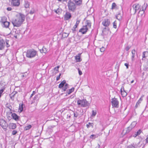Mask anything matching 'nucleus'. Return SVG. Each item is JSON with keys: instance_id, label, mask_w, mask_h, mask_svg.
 Returning a JSON list of instances; mask_svg holds the SVG:
<instances>
[{"instance_id": "1", "label": "nucleus", "mask_w": 148, "mask_h": 148, "mask_svg": "<svg viewBox=\"0 0 148 148\" xmlns=\"http://www.w3.org/2000/svg\"><path fill=\"white\" fill-rule=\"evenodd\" d=\"M25 19V15L20 13L16 15V18L12 20V23L14 27H19L23 24Z\"/></svg>"}, {"instance_id": "2", "label": "nucleus", "mask_w": 148, "mask_h": 148, "mask_svg": "<svg viewBox=\"0 0 148 148\" xmlns=\"http://www.w3.org/2000/svg\"><path fill=\"white\" fill-rule=\"evenodd\" d=\"M10 41L7 39L5 40L3 39H0V50H2L5 49V47L7 48L10 47Z\"/></svg>"}, {"instance_id": "3", "label": "nucleus", "mask_w": 148, "mask_h": 148, "mask_svg": "<svg viewBox=\"0 0 148 148\" xmlns=\"http://www.w3.org/2000/svg\"><path fill=\"white\" fill-rule=\"evenodd\" d=\"M86 25L82 26L79 31V32L82 33V34H85L89 29L91 27V23L89 20H86Z\"/></svg>"}, {"instance_id": "4", "label": "nucleus", "mask_w": 148, "mask_h": 148, "mask_svg": "<svg viewBox=\"0 0 148 148\" xmlns=\"http://www.w3.org/2000/svg\"><path fill=\"white\" fill-rule=\"evenodd\" d=\"M37 54V52L34 49L27 50V52L26 57L28 58H32L34 57Z\"/></svg>"}, {"instance_id": "5", "label": "nucleus", "mask_w": 148, "mask_h": 148, "mask_svg": "<svg viewBox=\"0 0 148 148\" xmlns=\"http://www.w3.org/2000/svg\"><path fill=\"white\" fill-rule=\"evenodd\" d=\"M77 103L78 105H81V106L83 107H86L89 105V103L86 99H79L77 101Z\"/></svg>"}, {"instance_id": "6", "label": "nucleus", "mask_w": 148, "mask_h": 148, "mask_svg": "<svg viewBox=\"0 0 148 148\" xmlns=\"http://www.w3.org/2000/svg\"><path fill=\"white\" fill-rule=\"evenodd\" d=\"M111 102L113 107L118 108L119 106V102L117 98H114L111 99Z\"/></svg>"}, {"instance_id": "7", "label": "nucleus", "mask_w": 148, "mask_h": 148, "mask_svg": "<svg viewBox=\"0 0 148 148\" xmlns=\"http://www.w3.org/2000/svg\"><path fill=\"white\" fill-rule=\"evenodd\" d=\"M0 125L3 129H6L8 126V125L6 121L2 119H0Z\"/></svg>"}, {"instance_id": "8", "label": "nucleus", "mask_w": 148, "mask_h": 148, "mask_svg": "<svg viewBox=\"0 0 148 148\" xmlns=\"http://www.w3.org/2000/svg\"><path fill=\"white\" fill-rule=\"evenodd\" d=\"M69 9H75V3L71 0L69 1L68 3Z\"/></svg>"}, {"instance_id": "9", "label": "nucleus", "mask_w": 148, "mask_h": 148, "mask_svg": "<svg viewBox=\"0 0 148 148\" xmlns=\"http://www.w3.org/2000/svg\"><path fill=\"white\" fill-rule=\"evenodd\" d=\"M11 3L13 6L18 7L20 4V0H11Z\"/></svg>"}, {"instance_id": "10", "label": "nucleus", "mask_w": 148, "mask_h": 148, "mask_svg": "<svg viewBox=\"0 0 148 148\" xmlns=\"http://www.w3.org/2000/svg\"><path fill=\"white\" fill-rule=\"evenodd\" d=\"M71 17V14L68 12H66L64 16V19L65 21L68 20L70 19Z\"/></svg>"}, {"instance_id": "11", "label": "nucleus", "mask_w": 148, "mask_h": 148, "mask_svg": "<svg viewBox=\"0 0 148 148\" xmlns=\"http://www.w3.org/2000/svg\"><path fill=\"white\" fill-rule=\"evenodd\" d=\"M102 24L104 26L108 27L110 24V21L108 19H104L103 21Z\"/></svg>"}, {"instance_id": "12", "label": "nucleus", "mask_w": 148, "mask_h": 148, "mask_svg": "<svg viewBox=\"0 0 148 148\" xmlns=\"http://www.w3.org/2000/svg\"><path fill=\"white\" fill-rule=\"evenodd\" d=\"M134 9H141V5L139 3H136L132 6Z\"/></svg>"}, {"instance_id": "13", "label": "nucleus", "mask_w": 148, "mask_h": 148, "mask_svg": "<svg viewBox=\"0 0 148 148\" xmlns=\"http://www.w3.org/2000/svg\"><path fill=\"white\" fill-rule=\"evenodd\" d=\"M16 127V124L13 123H10L9 125V128L10 129H14Z\"/></svg>"}, {"instance_id": "14", "label": "nucleus", "mask_w": 148, "mask_h": 148, "mask_svg": "<svg viewBox=\"0 0 148 148\" xmlns=\"http://www.w3.org/2000/svg\"><path fill=\"white\" fill-rule=\"evenodd\" d=\"M11 33L12 35H14V34L15 35H19L20 33V31L19 30H17L15 29H13V30L11 32Z\"/></svg>"}, {"instance_id": "15", "label": "nucleus", "mask_w": 148, "mask_h": 148, "mask_svg": "<svg viewBox=\"0 0 148 148\" xmlns=\"http://www.w3.org/2000/svg\"><path fill=\"white\" fill-rule=\"evenodd\" d=\"M12 116L13 119L16 121L18 120L19 119V117L16 113H13L12 114Z\"/></svg>"}, {"instance_id": "16", "label": "nucleus", "mask_w": 148, "mask_h": 148, "mask_svg": "<svg viewBox=\"0 0 148 148\" xmlns=\"http://www.w3.org/2000/svg\"><path fill=\"white\" fill-rule=\"evenodd\" d=\"M24 5L25 8H29L30 3L27 0H25Z\"/></svg>"}, {"instance_id": "17", "label": "nucleus", "mask_w": 148, "mask_h": 148, "mask_svg": "<svg viewBox=\"0 0 148 148\" xmlns=\"http://www.w3.org/2000/svg\"><path fill=\"white\" fill-rule=\"evenodd\" d=\"M10 24V22H9L8 21H6V22H4V23H3L1 25L3 27L7 28L8 27Z\"/></svg>"}, {"instance_id": "18", "label": "nucleus", "mask_w": 148, "mask_h": 148, "mask_svg": "<svg viewBox=\"0 0 148 148\" xmlns=\"http://www.w3.org/2000/svg\"><path fill=\"white\" fill-rule=\"evenodd\" d=\"M66 81L65 80H63L62 82L59 85V88H62L64 85L66 84Z\"/></svg>"}, {"instance_id": "19", "label": "nucleus", "mask_w": 148, "mask_h": 148, "mask_svg": "<svg viewBox=\"0 0 148 148\" xmlns=\"http://www.w3.org/2000/svg\"><path fill=\"white\" fill-rule=\"evenodd\" d=\"M148 54V52L147 51H144L143 52L142 54V59L143 60H145V59L146 58Z\"/></svg>"}, {"instance_id": "20", "label": "nucleus", "mask_w": 148, "mask_h": 148, "mask_svg": "<svg viewBox=\"0 0 148 148\" xmlns=\"http://www.w3.org/2000/svg\"><path fill=\"white\" fill-rule=\"evenodd\" d=\"M143 96H141V97L139 99L138 101L137 102L135 106V108H137L138 105L140 103L141 101H142L143 100Z\"/></svg>"}, {"instance_id": "21", "label": "nucleus", "mask_w": 148, "mask_h": 148, "mask_svg": "<svg viewBox=\"0 0 148 148\" xmlns=\"http://www.w3.org/2000/svg\"><path fill=\"white\" fill-rule=\"evenodd\" d=\"M74 90V88L73 87H72L71 89H69L66 91V96L68 95H70L71 93L73 92Z\"/></svg>"}, {"instance_id": "22", "label": "nucleus", "mask_w": 148, "mask_h": 148, "mask_svg": "<svg viewBox=\"0 0 148 148\" xmlns=\"http://www.w3.org/2000/svg\"><path fill=\"white\" fill-rule=\"evenodd\" d=\"M144 13V10H139L138 11V15L142 16H145Z\"/></svg>"}, {"instance_id": "23", "label": "nucleus", "mask_w": 148, "mask_h": 148, "mask_svg": "<svg viewBox=\"0 0 148 148\" xmlns=\"http://www.w3.org/2000/svg\"><path fill=\"white\" fill-rule=\"evenodd\" d=\"M7 21V18L6 17L3 16L1 18V19L0 21V22L1 24L3 23H4V22H6Z\"/></svg>"}, {"instance_id": "24", "label": "nucleus", "mask_w": 148, "mask_h": 148, "mask_svg": "<svg viewBox=\"0 0 148 148\" xmlns=\"http://www.w3.org/2000/svg\"><path fill=\"white\" fill-rule=\"evenodd\" d=\"M132 61H134V57L135 56V54L136 53V51L135 49H133L132 51Z\"/></svg>"}, {"instance_id": "25", "label": "nucleus", "mask_w": 148, "mask_h": 148, "mask_svg": "<svg viewBox=\"0 0 148 148\" xmlns=\"http://www.w3.org/2000/svg\"><path fill=\"white\" fill-rule=\"evenodd\" d=\"M127 148H137V146L136 145L133 143L128 146Z\"/></svg>"}, {"instance_id": "26", "label": "nucleus", "mask_w": 148, "mask_h": 148, "mask_svg": "<svg viewBox=\"0 0 148 148\" xmlns=\"http://www.w3.org/2000/svg\"><path fill=\"white\" fill-rule=\"evenodd\" d=\"M77 5H80L82 3V1L81 0H73Z\"/></svg>"}, {"instance_id": "27", "label": "nucleus", "mask_w": 148, "mask_h": 148, "mask_svg": "<svg viewBox=\"0 0 148 148\" xmlns=\"http://www.w3.org/2000/svg\"><path fill=\"white\" fill-rule=\"evenodd\" d=\"M75 59L76 62H79L81 61V60L80 58L79 54L78 55L76 56H75Z\"/></svg>"}, {"instance_id": "28", "label": "nucleus", "mask_w": 148, "mask_h": 148, "mask_svg": "<svg viewBox=\"0 0 148 148\" xmlns=\"http://www.w3.org/2000/svg\"><path fill=\"white\" fill-rule=\"evenodd\" d=\"M111 8L112 9H118L119 8L118 7V6L116 5L115 3H113L112 4Z\"/></svg>"}, {"instance_id": "29", "label": "nucleus", "mask_w": 148, "mask_h": 148, "mask_svg": "<svg viewBox=\"0 0 148 148\" xmlns=\"http://www.w3.org/2000/svg\"><path fill=\"white\" fill-rule=\"evenodd\" d=\"M23 105H24L23 103H20L19 104V110H20V112H22L23 110Z\"/></svg>"}, {"instance_id": "30", "label": "nucleus", "mask_w": 148, "mask_h": 148, "mask_svg": "<svg viewBox=\"0 0 148 148\" xmlns=\"http://www.w3.org/2000/svg\"><path fill=\"white\" fill-rule=\"evenodd\" d=\"M94 124L93 123H88V124L86 125V127L88 128H89L90 126L92 128L93 127Z\"/></svg>"}, {"instance_id": "31", "label": "nucleus", "mask_w": 148, "mask_h": 148, "mask_svg": "<svg viewBox=\"0 0 148 148\" xmlns=\"http://www.w3.org/2000/svg\"><path fill=\"white\" fill-rule=\"evenodd\" d=\"M69 86V84H68L66 83L64 87L62 88V90L65 91H66V90L68 88Z\"/></svg>"}, {"instance_id": "32", "label": "nucleus", "mask_w": 148, "mask_h": 148, "mask_svg": "<svg viewBox=\"0 0 148 148\" xmlns=\"http://www.w3.org/2000/svg\"><path fill=\"white\" fill-rule=\"evenodd\" d=\"M136 122H133L131 124L130 126L132 127V128L133 129L136 126Z\"/></svg>"}, {"instance_id": "33", "label": "nucleus", "mask_w": 148, "mask_h": 148, "mask_svg": "<svg viewBox=\"0 0 148 148\" xmlns=\"http://www.w3.org/2000/svg\"><path fill=\"white\" fill-rule=\"evenodd\" d=\"M116 18L119 20H121L122 18V16L121 14L119 13L116 16Z\"/></svg>"}, {"instance_id": "34", "label": "nucleus", "mask_w": 148, "mask_h": 148, "mask_svg": "<svg viewBox=\"0 0 148 148\" xmlns=\"http://www.w3.org/2000/svg\"><path fill=\"white\" fill-rule=\"evenodd\" d=\"M79 22L80 21H77L75 25L73 27V28L76 29L78 26V25L79 24Z\"/></svg>"}, {"instance_id": "35", "label": "nucleus", "mask_w": 148, "mask_h": 148, "mask_svg": "<svg viewBox=\"0 0 148 148\" xmlns=\"http://www.w3.org/2000/svg\"><path fill=\"white\" fill-rule=\"evenodd\" d=\"M32 126L31 125H29L26 126H25V130H27L29 129L32 127Z\"/></svg>"}, {"instance_id": "36", "label": "nucleus", "mask_w": 148, "mask_h": 148, "mask_svg": "<svg viewBox=\"0 0 148 148\" xmlns=\"http://www.w3.org/2000/svg\"><path fill=\"white\" fill-rule=\"evenodd\" d=\"M53 10H54V12L56 13L59 14L61 12L62 10H53L52 12H53Z\"/></svg>"}, {"instance_id": "37", "label": "nucleus", "mask_w": 148, "mask_h": 148, "mask_svg": "<svg viewBox=\"0 0 148 148\" xmlns=\"http://www.w3.org/2000/svg\"><path fill=\"white\" fill-rule=\"evenodd\" d=\"M141 132L142 131L141 130L139 129L138 130L137 132L135 133L136 136H137L139 135L141 133Z\"/></svg>"}, {"instance_id": "38", "label": "nucleus", "mask_w": 148, "mask_h": 148, "mask_svg": "<svg viewBox=\"0 0 148 148\" xmlns=\"http://www.w3.org/2000/svg\"><path fill=\"white\" fill-rule=\"evenodd\" d=\"M147 4H145V3H144L143 6H141V9L142 8V9H146L147 7Z\"/></svg>"}, {"instance_id": "39", "label": "nucleus", "mask_w": 148, "mask_h": 148, "mask_svg": "<svg viewBox=\"0 0 148 148\" xmlns=\"http://www.w3.org/2000/svg\"><path fill=\"white\" fill-rule=\"evenodd\" d=\"M123 92L122 93H121V95L123 97H125L127 95V93H126V92H125V90H124V87H123Z\"/></svg>"}, {"instance_id": "40", "label": "nucleus", "mask_w": 148, "mask_h": 148, "mask_svg": "<svg viewBox=\"0 0 148 148\" xmlns=\"http://www.w3.org/2000/svg\"><path fill=\"white\" fill-rule=\"evenodd\" d=\"M46 49L45 47H43L42 50H40L41 53H46L47 52L46 51Z\"/></svg>"}, {"instance_id": "41", "label": "nucleus", "mask_w": 148, "mask_h": 148, "mask_svg": "<svg viewBox=\"0 0 148 148\" xmlns=\"http://www.w3.org/2000/svg\"><path fill=\"white\" fill-rule=\"evenodd\" d=\"M132 129V128L130 126H129L127 128V129L126 130V132L128 133L130 132Z\"/></svg>"}, {"instance_id": "42", "label": "nucleus", "mask_w": 148, "mask_h": 148, "mask_svg": "<svg viewBox=\"0 0 148 148\" xmlns=\"http://www.w3.org/2000/svg\"><path fill=\"white\" fill-rule=\"evenodd\" d=\"M38 95H36L34 98L33 102H35V100H38Z\"/></svg>"}, {"instance_id": "43", "label": "nucleus", "mask_w": 148, "mask_h": 148, "mask_svg": "<svg viewBox=\"0 0 148 148\" xmlns=\"http://www.w3.org/2000/svg\"><path fill=\"white\" fill-rule=\"evenodd\" d=\"M28 12L29 13L28 14L32 15L34 14L35 12L34 10H30V11H28Z\"/></svg>"}, {"instance_id": "44", "label": "nucleus", "mask_w": 148, "mask_h": 148, "mask_svg": "<svg viewBox=\"0 0 148 148\" xmlns=\"http://www.w3.org/2000/svg\"><path fill=\"white\" fill-rule=\"evenodd\" d=\"M96 111H94V110H93L92 111L91 116H94L96 115Z\"/></svg>"}, {"instance_id": "45", "label": "nucleus", "mask_w": 148, "mask_h": 148, "mask_svg": "<svg viewBox=\"0 0 148 148\" xmlns=\"http://www.w3.org/2000/svg\"><path fill=\"white\" fill-rule=\"evenodd\" d=\"M59 67H60V66H57L55 67L54 68V69L55 70H56V73H57L58 72V69Z\"/></svg>"}, {"instance_id": "46", "label": "nucleus", "mask_w": 148, "mask_h": 148, "mask_svg": "<svg viewBox=\"0 0 148 148\" xmlns=\"http://www.w3.org/2000/svg\"><path fill=\"white\" fill-rule=\"evenodd\" d=\"M15 95H13L12 94H11L10 95V97L11 98V99L12 100H14V97H15Z\"/></svg>"}, {"instance_id": "47", "label": "nucleus", "mask_w": 148, "mask_h": 148, "mask_svg": "<svg viewBox=\"0 0 148 148\" xmlns=\"http://www.w3.org/2000/svg\"><path fill=\"white\" fill-rule=\"evenodd\" d=\"M90 10H88V11L87 12V14L89 15L91 14L92 13H93L94 12V10H92V11L91 12H90Z\"/></svg>"}, {"instance_id": "48", "label": "nucleus", "mask_w": 148, "mask_h": 148, "mask_svg": "<svg viewBox=\"0 0 148 148\" xmlns=\"http://www.w3.org/2000/svg\"><path fill=\"white\" fill-rule=\"evenodd\" d=\"M113 26L114 28H116V21L113 23Z\"/></svg>"}, {"instance_id": "49", "label": "nucleus", "mask_w": 148, "mask_h": 148, "mask_svg": "<svg viewBox=\"0 0 148 148\" xmlns=\"http://www.w3.org/2000/svg\"><path fill=\"white\" fill-rule=\"evenodd\" d=\"M17 133V131L16 130H13L12 132V134L14 135L16 134Z\"/></svg>"}, {"instance_id": "50", "label": "nucleus", "mask_w": 148, "mask_h": 148, "mask_svg": "<svg viewBox=\"0 0 148 148\" xmlns=\"http://www.w3.org/2000/svg\"><path fill=\"white\" fill-rule=\"evenodd\" d=\"M145 66L146 69H148V61H147L145 62Z\"/></svg>"}, {"instance_id": "51", "label": "nucleus", "mask_w": 148, "mask_h": 148, "mask_svg": "<svg viewBox=\"0 0 148 148\" xmlns=\"http://www.w3.org/2000/svg\"><path fill=\"white\" fill-rule=\"evenodd\" d=\"M78 116V114L77 112H74V117L77 118Z\"/></svg>"}, {"instance_id": "52", "label": "nucleus", "mask_w": 148, "mask_h": 148, "mask_svg": "<svg viewBox=\"0 0 148 148\" xmlns=\"http://www.w3.org/2000/svg\"><path fill=\"white\" fill-rule=\"evenodd\" d=\"M5 90L4 88H3L0 90V98L1 97L2 93Z\"/></svg>"}, {"instance_id": "53", "label": "nucleus", "mask_w": 148, "mask_h": 148, "mask_svg": "<svg viewBox=\"0 0 148 148\" xmlns=\"http://www.w3.org/2000/svg\"><path fill=\"white\" fill-rule=\"evenodd\" d=\"M69 34H67L66 33H64L62 34V36H64L65 37H67L69 36Z\"/></svg>"}, {"instance_id": "54", "label": "nucleus", "mask_w": 148, "mask_h": 148, "mask_svg": "<svg viewBox=\"0 0 148 148\" xmlns=\"http://www.w3.org/2000/svg\"><path fill=\"white\" fill-rule=\"evenodd\" d=\"M130 47L129 46H127L125 48V50L127 51H128L130 49Z\"/></svg>"}, {"instance_id": "55", "label": "nucleus", "mask_w": 148, "mask_h": 148, "mask_svg": "<svg viewBox=\"0 0 148 148\" xmlns=\"http://www.w3.org/2000/svg\"><path fill=\"white\" fill-rule=\"evenodd\" d=\"M105 48L103 47H102L100 49V51L101 52H103L105 51Z\"/></svg>"}, {"instance_id": "56", "label": "nucleus", "mask_w": 148, "mask_h": 148, "mask_svg": "<svg viewBox=\"0 0 148 148\" xmlns=\"http://www.w3.org/2000/svg\"><path fill=\"white\" fill-rule=\"evenodd\" d=\"M95 136V135L92 134L90 136V138L95 139V137H94Z\"/></svg>"}, {"instance_id": "57", "label": "nucleus", "mask_w": 148, "mask_h": 148, "mask_svg": "<svg viewBox=\"0 0 148 148\" xmlns=\"http://www.w3.org/2000/svg\"><path fill=\"white\" fill-rule=\"evenodd\" d=\"M61 75V74L60 73L59 75L57 77V78H56V80L57 81H58V80H59V79Z\"/></svg>"}, {"instance_id": "58", "label": "nucleus", "mask_w": 148, "mask_h": 148, "mask_svg": "<svg viewBox=\"0 0 148 148\" xmlns=\"http://www.w3.org/2000/svg\"><path fill=\"white\" fill-rule=\"evenodd\" d=\"M36 93V92L35 91H33V92H32V93L31 94V95L30 96V98H31Z\"/></svg>"}, {"instance_id": "59", "label": "nucleus", "mask_w": 148, "mask_h": 148, "mask_svg": "<svg viewBox=\"0 0 148 148\" xmlns=\"http://www.w3.org/2000/svg\"><path fill=\"white\" fill-rule=\"evenodd\" d=\"M78 73H79V74L80 75H82V72L80 71V69H78Z\"/></svg>"}, {"instance_id": "60", "label": "nucleus", "mask_w": 148, "mask_h": 148, "mask_svg": "<svg viewBox=\"0 0 148 148\" xmlns=\"http://www.w3.org/2000/svg\"><path fill=\"white\" fill-rule=\"evenodd\" d=\"M125 65L127 69H128L129 67V64L128 63H125L124 64Z\"/></svg>"}, {"instance_id": "61", "label": "nucleus", "mask_w": 148, "mask_h": 148, "mask_svg": "<svg viewBox=\"0 0 148 148\" xmlns=\"http://www.w3.org/2000/svg\"><path fill=\"white\" fill-rule=\"evenodd\" d=\"M17 93V92L16 91H14L11 94L14 95H15Z\"/></svg>"}, {"instance_id": "62", "label": "nucleus", "mask_w": 148, "mask_h": 148, "mask_svg": "<svg viewBox=\"0 0 148 148\" xmlns=\"http://www.w3.org/2000/svg\"><path fill=\"white\" fill-rule=\"evenodd\" d=\"M145 140L146 141V143H148V134L147 136V138Z\"/></svg>"}, {"instance_id": "63", "label": "nucleus", "mask_w": 148, "mask_h": 148, "mask_svg": "<svg viewBox=\"0 0 148 148\" xmlns=\"http://www.w3.org/2000/svg\"><path fill=\"white\" fill-rule=\"evenodd\" d=\"M14 35V37H15V38H17V36L18 35H15V34H14V35Z\"/></svg>"}, {"instance_id": "64", "label": "nucleus", "mask_w": 148, "mask_h": 148, "mask_svg": "<svg viewBox=\"0 0 148 148\" xmlns=\"http://www.w3.org/2000/svg\"><path fill=\"white\" fill-rule=\"evenodd\" d=\"M100 146L99 144H98L97 145L96 147V148H99Z\"/></svg>"}]
</instances>
